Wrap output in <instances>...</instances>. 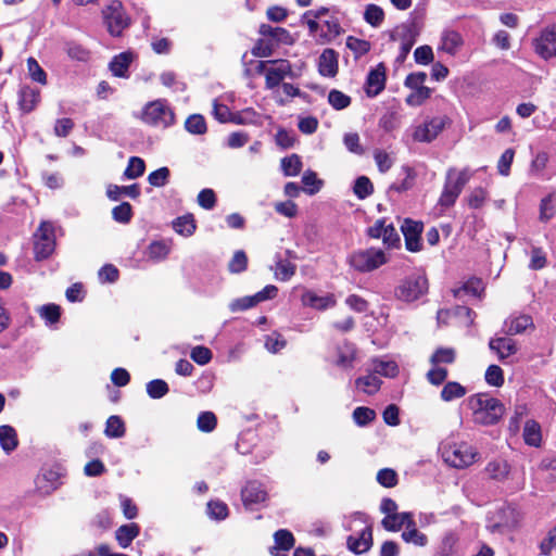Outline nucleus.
<instances>
[{"instance_id": "nucleus-1", "label": "nucleus", "mask_w": 556, "mask_h": 556, "mask_svg": "<svg viewBox=\"0 0 556 556\" xmlns=\"http://www.w3.org/2000/svg\"><path fill=\"white\" fill-rule=\"evenodd\" d=\"M467 402L472 413L473 421L479 425H495L505 414L504 404L488 393L473 394L468 397Z\"/></svg>"}, {"instance_id": "nucleus-2", "label": "nucleus", "mask_w": 556, "mask_h": 556, "mask_svg": "<svg viewBox=\"0 0 556 556\" xmlns=\"http://www.w3.org/2000/svg\"><path fill=\"white\" fill-rule=\"evenodd\" d=\"M443 460L454 468H466L477 459L476 450L465 442H450L441 446Z\"/></svg>"}, {"instance_id": "nucleus-3", "label": "nucleus", "mask_w": 556, "mask_h": 556, "mask_svg": "<svg viewBox=\"0 0 556 556\" xmlns=\"http://www.w3.org/2000/svg\"><path fill=\"white\" fill-rule=\"evenodd\" d=\"M470 177L471 173L467 168L462 170H456L454 168L448 169L444 188L439 199V204L443 207L454 205Z\"/></svg>"}, {"instance_id": "nucleus-4", "label": "nucleus", "mask_w": 556, "mask_h": 556, "mask_svg": "<svg viewBox=\"0 0 556 556\" xmlns=\"http://www.w3.org/2000/svg\"><path fill=\"white\" fill-rule=\"evenodd\" d=\"M141 119L152 127L167 128L174 124L175 115L165 101L155 100L143 108Z\"/></svg>"}, {"instance_id": "nucleus-5", "label": "nucleus", "mask_w": 556, "mask_h": 556, "mask_svg": "<svg viewBox=\"0 0 556 556\" xmlns=\"http://www.w3.org/2000/svg\"><path fill=\"white\" fill-rule=\"evenodd\" d=\"M257 74H265L266 88L274 89L287 77L292 68L286 60L258 61L255 66Z\"/></svg>"}, {"instance_id": "nucleus-6", "label": "nucleus", "mask_w": 556, "mask_h": 556, "mask_svg": "<svg viewBox=\"0 0 556 556\" xmlns=\"http://www.w3.org/2000/svg\"><path fill=\"white\" fill-rule=\"evenodd\" d=\"M351 267L359 273L372 271L387 263V256L380 249L370 248L353 252L348 260Z\"/></svg>"}, {"instance_id": "nucleus-7", "label": "nucleus", "mask_w": 556, "mask_h": 556, "mask_svg": "<svg viewBox=\"0 0 556 556\" xmlns=\"http://www.w3.org/2000/svg\"><path fill=\"white\" fill-rule=\"evenodd\" d=\"M427 290V278L422 275H413L399 286L396 296L402 301L413 302L424 295Z\"/></svg>"}, {"instance_id": "nucleus-8", "label": "nucleus", "mask_w": 556, "mask_h": 556, "mask_svg": "<svg viewBox=\"0 0 556 556\" xmlns=\"http://www.w3.org/2000/svg\"><path fill=\"white\" fill-rule=\"evenodd\" d=\"M103 18L106 24L108 30L113 36H119L124 28L129 24L123 5L119 1L111 2L103 11Z\"/></svg>"}, {"instance_id": "nucleus-9", "label": "nucleus", "mask_w": 556, "mask_h": 556, "mask_svg": "<svg viewBox=\"0 0 556 556\" xmlns=\"http://www.w3.org/2000/svg\"><path fill=\"white\" fill-rule=\"evenodd\" d=\"M448 118L446 116H434L426 119L415 127L413 139L417 142H431L443 131Z\"/></svg>"}, {"instance_id": "nucleus-10", "label": "nucleus", "mask_w": 556, "mask_h": 556, "mask_svg": "<svg viewBox=\"0 0 556 556\" xmlns=\"http://www.w3.org/2000/svg\"><path fill=\"white\" fill-rule=\"evenodd\" d=\"M35 238L36 258H47L54 250L53 226L47 222L41 223Z\"/></svg>"}, {"instance_id": "nucleus-11", "label": "nucleus", "mask_w": 556, "mask_h": 556, "mask_svg": "<svg viewBox=\"0 0 556 556\" xmlns=\"http://www.w3.org/2000/svg\"><path fill=\"white\" fill-rule=\"evenodd\" d=\"M533 48L542 59L556 56V25L544 28L540 36L533 40Z\"/></svg>"}, {"instance_id": "nucleus-12", "label": "nucleus", "mask_w": 556, "mask_h": 556, "mask_svg": "<svg viewBox=\"0 0 556 556\" xmlns=\"http://www.w3.org/2000/svg\"><path fill=\"white\" fill-rule=\"evenodd\" d=\"M301 303L305 307L326 311L336 306L337 299L332 293L317 294L315 291L306 289L301 295Z\"/></svg>"}, {"instance_id": "nucleus-13", "label": "nucleus", "mask_w": 556, "mask_h": 556, "mask_svg": "<svg viewBox=\"0 0 556 556\" xmlns=\"http://www.w3.org/2000/svg\"><path fill=\"white\" fill-rule=\"evenodd\" d=\"M489 349L494 352L497 359L506 363V359L518 352L517 342L507 337H496L489 341Z\"/></svg>"}, {"instance_id": "nucleus-14", "label": "nucleus", "mask_w": 556, "mask_h": 556, "mask_svg": "<svg viewBox=\"0 0 556 556\" xmlns=\"http://www.w3.org/2000/svg\"><path fill=\"white\" fill-rule=\"evenodd\" d=\"M401 229L405 238L406 249L410 252H418L421 248L420 235L422 232V224L405 219Z\"/></svg>"}, {"instance_id": "nucleus-15", "label": "nucleus", "mask_w": 556, "mask_h": 556, "mask_svg": "<svg viewBox=\"0 0 556 556\" xmlns=\"http://www.w3.org/2000/svg\"><path fill=\"white\" fill-rule=\"evenodd\" d=\"M368 233L372 238H381L383 243L388 247H394L399 241L400 237L392 224H386V220H377L374 226L368 230Z\"/></svg>"}, {"instance_id": "nucleus-16", "label": "nucleus", "mask_w": 556, "mask_h": 556, "mask_svg": "<svg viewBox=\"0 0 556 556\" xmlns=\"http://www.w3.org/2000/svg\"><path fill=\"white\" fill-rule=\"evenodd\" d=\"M534 328L532 317L527 314L510 316L505 320V333L508 336L521 334L528 330L533 331Z\"/></svg>"}, {"instance_id": "nucleus-17", "label": "nucleus", "mask_w": 556, "mask_h": 556, "mask_svg": "<svg viewBox=\"0 0 556 556\" xmlns=\"http://www.w3.org/2000/svg\"><path fill=\"white\" fill-rule=\"evenodd\" d=\"M464 45L463 37L459 33L445 29L441 33L438 50L450 55H455Z\"/></svg>"}, {"instance_id": "nucleus-18", "label": "nucleus", "mask_w": 556, "mask_h": 556, "mask_svg": "<svg viewBox=\"0 0 556 556\" xmlns=\"http://www.w3.org/2000/svg\"><path fill=\"white\" fill-rule=\"evenodd\" d=\"M386 86V68L379 64L376 68L371 70L366 80V93L369 97L379 94Z\"/></svg>"}, {"instance_id": "nucleus-19", "label": "nucleus", "mask_w": 556, "mask_h": 556, "mask_svg": "<svg viewBox=\"0 0 556 556\" xmlns=\"http://www.w3.org/2000/svg\"><path fill=\"white\" fill-rule=\"evenodd\" d=\"M372 545V531L370 526H366L358 536L350 535L348 538V547L355 554H363L369 551Z\"/></svg>"}, {"instance_id": "nucleus-20", "label": "nucleus", "mask_w": 556, "mask_h": 556, "mask_svg": "<svg viewBox=\"0 0 556 556\" xmlns=\"http://www.w3.org/2000/svg\"><path fill=\"white\" fill-rule=\"evenodd\" d=\"M275 545L270 549L271 556H288V552L294 546L293 534L285 529L274 534Z\"/></svg>"}, {"instance_id": "nucleus-21", "label": "nucleus", "mask_w": 556, "mask_h": 556, "mask_svg": "<svg viewBox=\"0 0 556 556\" xmlns=\"http://www.w3.org/2000/svg\"><path fill=\"white\" fill-rule=\"evenodd\" d=\"M356 358V349L351 343H343L337 348L336 357L333 364L343 369L353 367V363Z\"/></svg>"}, {"instance_id": "nucleus-22", "label": "nucleus", "mask_w": 556, "mask_h": 556, "mask_svg": "<svg viewBox=\"0 0 556 556\" xmlns=\"http://www.w3.org/2000/svg\"><path fill=\"white\" fill-rule=\"evenodd\" d=\"M242 501L245 505L257 504L264 502L267 493L263 485L256 481L247 483L241 492Z\"/></svg>"}, {"instance_id": "nucleus-23", "label": "nucleus", "mask_w": 556, "mask_h": 556, "mask_svg": "<svg viewBox=\"0 0 556 556\" xmlns=\"http://www.w3.org/2000/svg\"><path fill=\"white\" fill-rule=\"evenodd\" d=\"M319 73L323 76L333 77L338 72V56L332 49H326L319 56Z\"/></svg>"}, {"instance_id": "nucleus-24", "label": "nucleus", "mask_w": 556, "mask_h": 556, "mask_svg": "<svg viewBox=\"0 0 556 556\" xmlns=\"http://www.w3.org/2000/svg\"><path fill=\"white\" fill-rule=\"evenodd\" d=\"M413 515L410 513H397L392 516H384L381 520L382 527L390 532H397L403 527L412 526Z\"/></svg>"}, {"instance_id": "nucleus-25", "label": "nucleus", "mask_w": 556, "mask_h": 556, "mask_svg": "<svg viewBox=\"0 0 556 556\" xmlns=\"http://www.w3.org/2000/svg\"><path fill=\"white\" fill-rule=\"evenodd\" d=\"M355 387L363 393L372 395L379 391L381 380L375 372H370L364 377L357 378L355 380Z\"/></svg>"}, {"instance_id": "nucleus-26", "label": "nucleus", "mask_w": 556, "mask_h": 556, "mask_svg": "<svg viewBox=\"0 0 556 556\" xmlns=\"http://www.w3.org/2000/svg\"><path fill=\"white\" fill-rule=\"evenodd\" d=\"M0 445L7 454L13 452L17 447V433L13 427L9 425L0 426Z\"/></svg>"}, {"instance_id": "nucleus-27", "label": "nucleus", "mask_w": 556, "mask_h": 556, "mask_svg": "<svg viewBox=\"0 0 556 556\" xmlns=\"http://www.w3.org/2000/svg\"><path fill=\"white\" fill-rule=\"evenodd\" d=\"M40 101V92L39 90L25 87L21 90L20 94V106L25 113H29Z\"/></svg>"}, {"instance_id": "nucleus-28", "label": "nucleus", "mask_w": 556, "mask_h": 556, "mask_svg": "<svg viewBox=\"0 0 556 556\" xmlns=\"http://www.w3.org/2000/svg\"><path fill=\"white\" fill-rule=\"evenodd\" d=\"M467 394V389L456 381H448L441 390L440 397L443 402H452L464 397Z\"/></svg>"}, {"instance_id": "nucleus-29", "label": "nucleus", "mask_w": 556, "mask_h": 556, "mask_svg": "<svg viewBox=\"0 0 556 556\" xmlns=\"http://www.w3.org/2000/svg\"><path fill=\"white\" fill-rule=\"evenodd\" d=\"M132 62V54L130 52H123L116 55L110 63V70L113 75L117 77H126L128 67Z\"/></svg>"}, {"instance_id": "nucleus-30", "label": "nucleus", "mask_w": 556, "mask_h": 556, "mask_svg": "<svg viewBox=\"0 0 556 556\" xmlns=\"http://www.w3.org/2000/svg\"><path fill=\"white\" fill-rule=\"evenodd\" d=\"M139 534V526L137 523H129L121 526L115 533L118 544L126 548L130 545L131 541Z\"/></svg>"}, {"instance_id": "nucleus-31", "label": "nucleus", "mask_w": 556, "mask_h": 556, "mask_svg": "<svg viewBox=\"0 0 556 556\" xmlns=\"http://www.w3.org/2000/svg\"><path fill=\"white\" fill-rule=\"evenodd\" d=\"M525 442L530 446H540L542 442V433L540 425L534 420H528L523 427Z\"/></svg>"}, {"instance_id": "nucleus-32", "label": "nucleus", "mask_w": 556, "mask_h": 556, "mask_svg": "<svg viewBox=\"0 0 556 556\" xmlns=\"http://www.w3.org/2000/svg\"><path fill=\"white\" fill-rule=\"evenodd\" d=\"M401 536L404 542L420 547L426 546L428 543L427 535L416 528V522L414 519L412 526H406L405 531H403Z\"/></svg>"}, {"instance_id": "nucleus-33", "label": "nucleus", "mask_w": 556, "mask_h": 556, "mask_svg": "<svg viewBox=\"0 0 556 556\" xmlns=\"http://www.w3.org/2000/svg\"><path fill=\"white\" fill-rule=\"evenodd\" d=\"M281 170L287 177H294L302 170L303 164L298 154L286 156L280 162Z\"/></svg>"}, {"instance_id": "nucleus-34", "label": "nucleus", "mask_w": 556, "mask_h": 556, "mask_svg": "<svg viewBox=\"0 0 556 556\" xmlns=\"http://www.w3.org/2000/svg\"><path fill=\"white\" fill-rule=\"evenodd\" d=\"M472 311L466 306H457L454 311H448V309H441L438 312V323L439 324H446L447 320L452 317V316H457V317H462V316H465L467 317L468 321L467 324L468 325H471L472 321H473V317H472Z\"/></svg>"}, {"instance_id": "nucleus-35", "label": "nucleus", "mask_w": 556, "mask_h": 556, "mask_svg": "<svg viewBox=\"0 0 556 556\" xmlns=\"http://www.w3.org/2000/svg\"><path fill=\"white\" fill-rule=\"evenodd\" d=\"M302 184L304 186L303 191L311 195L317 193L324 185L323 180L317 177V174L311 169L304 172Z\"/></svg>"}, {"instance_id": "nucleus-36", "label": "nucleus", "mask_w": 556, "mask_h": 556, "mask_svg": "<svg viewBox=\"0 0 556 556\" xmlns=\"http://www.w3.org/2000/svg\"><path fill=\"white\" fill-rule=\"evenodd\" d=\"M372 371L376 375H381L388 378H393L399 372V367L395 362L375 359L372 361Z\"/></svg>"}, {"instance_id": "nucleus-37", "label": "nucleus", "mask_w": 556, "mask_h": 556, "mask_svg": "<svg viewBox=\"0 0 556 556\" xmlns=\"http://www.w3.org/2000/svg\"><path fill=\"white\" fill-rule=\"evenodd\" d=\"M456 357V352L452 348H439L430 357L432 366H440L441 364H452Z\"/></svg>"}, {"instance_id": "nucleus-38", "label": "nucleus", "mask_w": 556, "mask_h": 556, "mask_svg": "<svg viewBox=\"0 0 556 556\" xmlns=\"http://www.w3.org/2000/svg\"><path fill=\"white\" fill-rule=\"evenodd\" d=\"M104 433L109 438H122L125 434V425L121 417L110 416L106 420Z\"/></svg>"}, {"instance_id": "nucleus-39", "label": "nucleus", "mask_w": 556, "mask_h": 556, "mask_svg": "<svg viewBox=\"0 0 556 556\" xmlns=\"http://www.w3.org/2000/svg\"><path fill=\"white\" fill-rule=\"evenodd\" d=\"M39 316L46 320L47 325H52L59 321L61 316V308L56 304H46L37 308Z\"/></svg>"}, {"instance_id": "nucleus-40", "label": "nucleus", "mask_w": 556, "mask_h": 556, "mask_svg": "<svg viewBox=\"0 0 556 556\" xmlns=\"http://www.w3.org/2000/svg\"><path fill=\"white\" fill-rule=\"evenodd\" d=\"M486 473L496 480H503L509 472V466L505 460H493L485 467Z\"/></svg>"}, {"instance_id": "nucleus-41", "label": "nucleus", "mask_w": 556, "mask_h": 556, "mask_svg": "<svg viewBox=\"0 0 556 556\" xmlns=\"http://www.w3.org/2000/svg\"><path fill=\"white\" fill-rule=\"evenodd\" d=\"M485 382L495 388H500L504 384V371L498 365H490L484 374Z\"/></svg>"}, {"instance_id": "nucleus-42", "label": "nucleus", "mask_w": 556, "mask_h": 556, "mask_svg": "<svg viewBox=\"0 0 556 556\" xmlns=\"http://www.w3.org/2000/svg\"><path fill=\"white\" fill-rule=\"evenodd\" d=\"M364 18L369 25L378 27L384 20V12L377 4H368L364 12Z\"/></svg>"}, {"instance_id": "nucleus-43", "label": "nucleus", "mask_w": 556, "mask_h": 556, "mask_svg": "<svg viewBox=\"0 0 556 556\" xmlns=\"http://www.w3.org/2000/svg\"><path fill=\"white\" fill-rule=\"evenodd\" d=\"M146 169L144 161L138 156H131L128 161V165L124 172V176L128 179H136L140 177Z\"/></svg>"}, {"instance_id": "nucleus-44", "label": "nucleus", "mask_w": 556, "mask_h": 556, "mask_svg": "<svg viewBox=\"0 0 556 556\" xmlns=\"http://www.w3.org/2000/svg\"><path fill=\"white\" fill-rule=\"evenodd\" d=\"M353 191L358 199L364 200L374 192V186L368 177L361 176L355 180Z\"/></svg>"}, {"instance_id": "nucleus-45", "label": "nucleus", "mask_w": 556, "mask_h": 556, "mask_svg": "<svg viewBox=\"0 0 556 556\" xmlns=\"http://www.w3.org/2000/svg\"><path fill=\"white\" fill-rule=\"evenodd\" d=\"M328 102L334 110L339 111L351 104V98L340 90L332 89L328 93Z\"/></svg>"}, {"instance_id": "nucleus-46", "label": "nucleus", "mask_w": 556, "mask_h": 556, "mask_svg": "<svg viewBox=\"0 0 556 556\" xmlns=\"http://www.w3.org/2000/svg\"><path fill=\"white\" fill-rule=\"evenodd\" d=\"M187 131L194 135H203L206 132V123L202 115L193 114L189 116L185 123Z\"/></svg>"}, {"instance_id": "nucleus-47", "label": "nucleus", "mask_w": 556, "mask_h": 556, "mask_svg": "<svg viewBox=\"0 0 556 556\" xmlns=\"http://www.w3.org/2000/svg\"><path fill=\"white\" fill-rule=\"evenodd\" d=\"M175 230L182 236H191L195 230V224L191 215L178 217L174 222Z\"/></svg>"}, {"instance_id": "nucleus-48", "label": "nucleus", "mask_w": 556, "mask_h": 556, "mask_svg": "<svg viewBox=\"0 0 556 556\" xmlns=\"http://www.w3.org/2000/svg\"><path fill=\"white\" fill-rule=\"evenodd\" d=\"M295 265L289 261H278L275 266V276L281 281H288L295 274Z\"/></svg>"}, {"instance_id": "nucleus-49", "label": "nucleus", "mask_w": 556, "mask_h": 556, "mask_svg": "<svg viewBox=\"0 0 556 556\" xmlns=\"http://www.w3.org/2000/svg\"><path fill=\"white\" fill-rule=\"evenodd\" d=\"M488 199V191L482 187H477L470 191L466 201L470 208H480Z\"/></svg>"}, {"instance_id": "nucleus-50", "label": "nucleus", "mask_w": 556, "mask_h": 556, "mask_svg": "<svg viewBox=\"0 0 556 556\" xmlns=\"http://www.w3.org/2000/svg\"><path fill=\"white\" fill-rule=\"evenodd\" d=\"M27 70L30 78L41 85L47 84V74L34 58L27 59Z\"/></svg>"}, {"instance_id": "nucleus-51", "label": "nucleus", "mask_w": 556, "mask_h": 556, "mask_svg": "<svg viewBox=\"0 0 556 556\" xmlns=\"http://www.w3.org/2000/svg\"><path fill=\"white\" fill-rule=\"evenodd\" d=\"M484 290V286L481 279L471 278L469 279L462 289L455 291V295L459 296L462 292L470 294L472 296H480Z\"/></svg>"}, {"instance_id": "nucleus-52", "label": "nucleus", "mask_w": 556, "mask_h": 556, "mask_svg": "<svg viewBox=\"0 0 556 556\" xmlns=\"http://www.w3.org/2000/svg\"><path fill=\"white\" fill-rule=\"evenodd\" d=\"M247 266H248L247 254L243 251L239 250V251H236L233 256L231 257V260L228 264V269L232 274H239V273L244 271L247 269Z\"/></svg>"}, {"instance_id": "nucleus-53", "label": "nucleus", "mask_w": 556, "mask_h": 556, "mask_svg": "<svg viewBox=\"0 0 556 556\" xmlns=\"http://www.w3.org/2000/svg\"><path fill=\"white\" fill-rule=\"evenodd\" d=\"M168 392V386L164 380L155 379L147 383V393L152 399H161Z\"/></svg>"}, {"instance_id": "nucleus-54", "label": "nucleus", "mask_w": 556, "mask_h": 556, "mask_svg": "<svg viewBox=\"0 0 556 556\" xmlns=\"http://www.w3.org/2000/svg\"><path fill=\"white\" fill-rule=\"evenodd\" d=\"M346 47L353 51L356 58L366 54L370 50V43L353 36L346 38Z\"/></svg>"}, {"instance_id": "nucleus-55", "label": "nucleus", "mask_w": 556, "mask_h": 556, "mask_svg": "<svg viewBox=\"0 0 556 556\" xmlns=\"http://www.w3.org/2000/svg\"><path fill=\"white\" fill-rule=\"evenodd\" d=\"M169 253V247L164 242H152L148 248V257L153 261L164 260Z\"/></svg>"}, {"instance_id": "nucleus-56", "label": "nucleus", "mask_w": 556, "mask_h": 556, "mask_svg": "<svg viewBox=\"0 0 556 556\" xmlns=\"http://www.w3.org/2000/svg\"><path fill=\"white\" fill-rule=\"evenodd\" d=\"M275 45L270 39H260L252 49V54L256 58H268L273 54Z\"/></svg>"}, {"instance_id": "nucleus-57", "label": "nucleus", "mask_w": 556, "mask_h": 556, "mask_svg": "<svg viewBox=\"0 0 556 556\" xmlns=\"http://www.w3.org/2000/svg\"><path fill=\"white\" fill-rule=\"evenodd\" d=\"M207 514L211 518L222 520L228 516V507L224 502L211 501L207 503Z\"/></svg>"}, {"instance_id": "nucleus-58", "label": "nucleus", "mask_w": 556, "mask_h": 556, "mask_svg": "<svg viewBox=\"0 0 556 556\" xmlns=\"http://www.w3.org/2000/svg\"><path fill=\"white\" fill-rule=\"evenodd\" d=\"M374 159L380 173H387L393 165V159L388 152L377 149Z\"/></svg>"}, {"instance_id": "nucleus-59", "label": "nucleus", "mask_w": 556, "mask_h": 556, "mask_svg": "<svg viewBox=\"0 0 556 556\" xmlns=\"http://www.w3.org/2000/svg\"><path fill=\"white\" fill-rule=\"evenodd\" d=\"M343 143L345 148L354 154L361 155L364 153V149L361 144V138L356 132L345 134L343 136Z\"/></svg>"}, {"instance_id": "nucleus-60", "label": "nucleus", "mask_w": 556, "mask_h": 556, "mask_svg": "<svg viewBox=\"0 0 556 556\" xmlns=\"http://www.w3.org/2000/svg\"><path fill=\"white\" fill-rule=\"evenodd\" d=\"M66 53L71 59L80 62L87 61L90 55L87 49H85L81 45H78L76 42H68L66 45Z\"/></svg>"}, {"instance_id": "nucleus-61", "label": "nucleus", "mask_w": 556, "mask_h": 556, "mask_svg": "<svg viewBox=\"0 0 556 556\" xmlns=\"http://www.w3.org/2000/svg\"><path fill=\"white\" fill-rule=\"evenodd\" d=\"M169 178V169L167 167H161L154 172H152L148 176V181L153 187H163L168 182Z\"/></svg>"}, {"instance_id": "nucleus-62", "label": "nucleus", "mask_w": 556, "mask_h": 556, "mask_svg": "<svg viewBox=\"0 0 556 556\" xmlns=\"http://www.w3.org/2000/svg\"><path fill=\"white\" fill-rule=\"evenodd\" d=\"M376 417L375 410L368 407H357L353 412V419L356 425L365 426L372 421Z\"/></svg>"}, {"instance_id": "nucleus-63", "label": "nucleus", "mask_w": 556, "mask_h": 556, "mask_svg": "<svg viewBox=\"0 0 556 556\" xmlns=\"http://www.w3.org/2000/svg\"><path fill=\"white\" fill-rule=\"evenodd\" d=\"M199 430L203 432H211L216 427V417L211 412L201 413L197 421Z\"/></svg>"}, {"instance_id": "nucleus-64", "label": "nucleus", "mask_w": 556, "mask_h": 556, "mask_svg": "<svg viewBox=\"0 0 556 556\" xmlns=\"http://www.w3.org/2000/svg\"><path fill=\"white\" fill-rule=\"evenodd\" d=\"M430 93L431 90L428 87L413 90L412 93L407 96L406 103L410 106H419L430 97Z\"/></svg>"}]
</instances>
